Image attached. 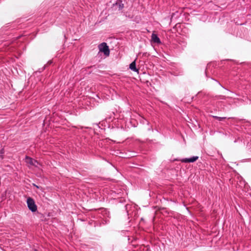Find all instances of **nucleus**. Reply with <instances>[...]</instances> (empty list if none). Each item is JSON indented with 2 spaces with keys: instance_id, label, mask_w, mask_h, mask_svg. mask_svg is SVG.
Wrapping results in <instances>:
<instances>
[{
  "instance_id": "7",
  "label": "nucleus",
  "mask_w": 251,
  "mask_h": 251,
  "mask_svg": "<svg viewBox=\"0 0 251 251\" xmlns=\"http://www.w3.org/2000/svg\"><path fill=\"white\" fill-rule=\"evenodd\" d=\"M226 98H229L228 97H226L225 96L222 95H219V96H216L215 99L216 100H226Z\"/></svg>"
},
{
  "instance_id": "6",
  "label": "nucleus",
  "mask_w": 251,
  "mask_h": 251,
  "mask_svg": "<svg viewBox=\"0 0 251 251\" xmlns=\"http://www.w3.org/2000/svg\"><path fill=\"white\" fill-rule=\"evenodd\" d=\"M151 39L152 40L156 43H160L161 41L159 38L157 36L156 34H152L151 35Z\"/></svg>"
},
{
  "instance_id": "5",
  "label": "nucleus",
  "mask_w": 251,
  "mask_h": 251,
  "mask_svg": "<svg viewBox=\"0 0 251 251\" xmlns=\"http://www.w3.org/2000/svg\"><path fill=\"white\" fill-rule=\"evenodd\" d=\"M129 69L134 72H138V69H137L136 67L135 60H134L131 64H130Z\"/></svg>"
},
{
  "instance_id": "8",
  "label": "nucleus",
  "mask_w": 251,
  "mask_h": 251,
  "mask_svg": "<svg viewBox=\"0 0 251 251\" xmlns=\"http://www.w3.org/2000/svg\"><path fill=\"white\" fill-rule=\"evenodd\" d=\"M213 117L215 119H217L218 120H219V121H222L223 119H226V117H218V116H213Z\"/></svg>"
},
{
  "instance_id": "3",
  "label": "nucleus",
  "mask_w": 251,
  "mask_h": 251,
  "mask_svg": "<svg viewBox=\"0 0 251 251\" xmlns=\"http://www.w3.org/2000/svg\"><path fill=\"white\" fill-rule=\"evenodd\" d=\"M199 158V157L197 156H193L190 158H182L180 160L181 162L182 163H192L195 162Z\"/></svg>"
},
{
  "instance_id": "1",
  "label": "nucleus",
  "mask_w": 251,
  "mask_h": 251,
  "mask_svg": "<svg viewBox=\"0 0 251 251\" xmlns=\"http://www.w3.org/2000/svg\"><path fill=\"white\" fill-rule=\"evenodd\" d=\"M27 205L28 209L32 212H35L37 211V208L34 200L28 197L26 200Z\"/></svg>"
},
{
  "instance_id": "4",
  "label": "nucleus",
  "mask_w": 251,
  "mask_h": 251,
  "mask_svg": "<svg viewBox=\"0 0 251 251\" xmlns=\"http://www.w3.org/2000/svg\"><path fill=\"white\" fill-rule=\"evenodd\" d=\"M25 160L27 163L32 166H36V164H38V162L36 160H34L27 156H26Z\"/></svg>"
},
{
  "instance_id": "2",
  "label": "nucleus",
  "mask_w": 251,
  "mask_h": 251,
  "mask_svg": "<svg viewBox=\"0 0 251 251\" xmlns=\"http://www.w3.org/2000/svg\"><path fill=\"white\" fill-rule=\"evenodd\" d=\"M99 48L100 51L103 52L105 55L108 56L109 55L110 50L109 47L106 43L103 42L99 45Z\"/></svg>"
},
{
  "instance_id": "9",
  "label": "nucleus",
  "mask_w": 251,
  "mask_h": 251,
  "mask_svg": "<svg viewBox=\"0 0 251 251\" xmlns=\"http://www.w3.org/2000/svg\"><path fill=\"white\" fill-rule=\"evenodd\" d=\"M218 83H219V85H221L223 88H224V87H223V86L221 84V83H220L219 82H218Z\"/></svg>"
}]
</instances>
